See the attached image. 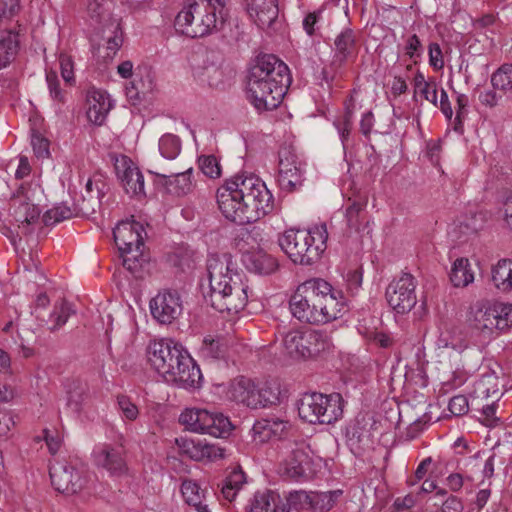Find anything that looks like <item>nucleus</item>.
<instances>
[{"mask_svg":"<svg viewBox=\"0 0 512 512\" xmlns=\"http://www.w3.org/2000/svg\"><path fill=\"white\" fill-rule=\"evenodd\" d=\"M217 204L228 220L242 224L256 222L273 208V196L254 174H237L217 189Z\"/></svg>","mask_w":512,"mask_h":512,"instance_id":"nucleus-1","label":"nucleus"},{"mask_svg":"<svg viewBox=\"0 0 512 512\" xmlns=\"http://www.w3.org/2000/svg\"><path fill=\"white\" fill-rule=\"evenodd\" d=\"M292 315L307 324H325L340 318L345 298L340 290L321 278L301 283L289 300Z\"/></svg>","mask_w":512,"mask_h":512,"instance_id":"nucleus-2","label":"nucleus"},{"mask_svg":"<svg viewBox=\"0 0 512 512\" xmlns=\"http://www.w3.org/2000/svg\"><path fill=\"white\" fill-rule=\"evenodd\" d=\"M209 292L206 301L220 313L237 314L248 302V284L228 253L211 254L207 259Z\"/></svg>","mask_w":512,"mask_h":512,"instance_id":"nucleus-3","label":"nucleus"},{"mask_svg":"<svg viewBox=\"0 0 512 512\" xmlns=\"http://www.w3.org/2000/svg\"><path fill=\"white\" fill-rule=\"evenodd\" d=\"M288 66L273 54L258 56L246 76V94L259 111L279 106L291 84Z\"/></svg>","mask_w":512,"mask_h":512,"instance_id":"nucleus-4","label":"nucleus"},{"mask_svg":"<svg viewBox=\"0 0 512 512\" xmlns=\"http://www.w3.org/2000/svg\"><path fill=\"white\" fill-rule=\"evenodd\" d=\"M147 359L165 382L184 389L199 386L201 371L182 345L167 339L153 341L147 348Z\"/></svg>","mask_w":512,"mask_h":512,"instance_id":"nucleus-5","label":"nucleus"},{"mask_svg":"<svg viewBox=\"0 0 512 512\" xmlns=\"http://www.w3.org/2000/svg\"><path fill=\"white\" fill-rule=\"evenodd\" d=\"M227 15L226 0H186L175 27L188 37H204L222 29Z\"/></svg>","mask_w":512,"mask_h":512,"instance_id":"nucleus-6","label":"nucleus"},{"mask_svg":"<svg viewBox=\"0 0 512 512\" xmlns=\"http://www.w3.org/2000/svg\"><path fill=\"white\" fill-rule=\"evenodd\" d=\"M327 239V227L322 223L308 230L288 229L279 236L278 244L293 263L311 265L325 251Z\"/></svg>","mask_w":512,"mask_h":512,"instance_id":"nucleus-7","label":"nucleus"},{"mask_svg":"<svg viewBox=\"0 0 512 512\" xmlns=\"http://www.w3.org/2000/svg\"><path fill=\"white\" fill-rule=\"evenodd\" d=\"M468 323L475 333L490 339L512 325V305L477 301L470 309Z\"/></svg>","mask_w":512,"mask_h":512,"instance_id":"nucleus-8","label":"nucleus"},{"mask_svg":"<svg viewBox=\"0 0 512 512\" xmlns=\"http://www.w3.org/2000/svg\"><path fill=\"white\" fill-rule=\"evenodd\" d=\"M298 414L310 424H332L343 415V398L339 393H306L298 402Z\"/></svg>","mask_w":512,"mask_h":512,"instance_id":"nucleus-9","label":"nucleus"},{"mask_svg":"<svg viewBox=\"0 0 512 512\" xmlns=\"http://www.w3.org/2000/svg\"><path fill=\"white\" fill-rule=\"evenodd\" d=\"M331 340L322 330L289 331L283 338V347L293 359H306L328 350Z\"/></svg>","mask_w":512,"mask_h":512,"instance_id":"nucleus-10","label":"nucleus"},{"mask_svg":"<svg viewBox=\"0 0 512 512\" xmlns=\"http://www.w3.org/2000/svg\"><path fill=\"white\" fill-rule=\"evenodd\" d=\"M179 422L192 432L209 434L216 438L228 437L233 429L228 417L206 409H186L180 414Z\"/></svg>","mask_w":512,"mask_h":512,"instance_id":"nucleus-11","label":"nucleus"},{"mask_svg":"<svg viewBox=\"0 0 512 512\" xmlns=\"http://www.w3.org/2000/svg\"><path fill=\"white\" fill-rule=\"evenodd\" d=\"M37 186L22 183L11 198L12 216L18 223V233L27 235L31 233L30 228L40 217L41 210L33 203Z\"/></svg>","mask_w":512,"mask_h":512,"instance_id":"nucleus-12","label":"nucleus"},{"mask_svg":"<svg viewBox=\"0 0 512 512\" xmlns=\"http://www.w3.org/2000/svg\"><path fill=\"white\" fill-rule=\"evenodd\" d=\"M416 282L410 273H402L392 280L386 288L388 305L398 314L409 312L416 304Z\"/></svg>","mask_w":512,"mask_h":512,"instance_id":"nucleus-13","label":"nucleus"},{"mask_svg":"<svg viewBox=\"0 0 512 512\" xmlns=\"http://www.w3.org/2000/svg\"><path fill=\"white\" fill-rule=\"evenodd\" d=\"M51 483L55 490L66 495L81 492L87 484L84 472L67 462H57L50 467Z\"/></svg>","mask_w":512,"mask_h":512,"instance_id":"nucleus-14","label":"nucleus"},{"mask_svg":"<svg viewBox=\"0 0 512 512\" xmlns=\"http://www.w3.org/2000/svg\"><path fill=\"white\" fill-rule=\"evenodd\" d=\"M182 310L181 296L176 290H162L150 301L151 315L161 324L172 323Z\"/></svg>","mask_w":512,"mask_h":512,"instance_id":"nucleus-15","label":"nucleus"},{"mask_svg":"<svg viewBox=\"0 0 512 512\" xmlns=\"http://www.w3.org/2000/svg\"><path fill=\"white\" fill-rule=\"evenodd\" d=\"M278 182L282 190L291 192L300 187L303 182L301 163L290 147L279 151Z\"/></svg>","mask_w":512,"mask_h":512,"instance_id":"nucleus-16","label":"nucleus"},{"mask_svg":"<svg viewBox=\"0 0 512 512\" xmlns=\"http://www.w3.org/2000/svg\"><path fill=\"white\" fill-rule=\"evenodd\" d=\"M114 167L127 194L138 198L145 196L144 176L128 157L116 158Z\"/></svg>","mask_w":512,"mask_h":512,"instance_id":"nucleus-17","label":"nucleus"},{"mask_svg":"<svg viewBox=\"0 0 512 512\" xmlns=\"http://www.w3.org/2000/svg\"><path fill=\"white\" fill-rule=\"evenodd\" d=\"M144 227L136 221H121L113 230L114 241L119 251L134 252V249L144 248Z\"/></svg>","mask_w":512,"mask_h":512,"instance_id":"nucleus-18","label":"nucleus"},{"mask_svg":"<svg viewBox=\"0 0 512 512\" xmlns=\"http://www.w3.org/2000/svg\"><path fill=\"white\" fill-rule=\"evenodd\" d=\"M310 463L309 446L304 441L295 443L282 464L283 475L293 480L304 478L310 468Z\"/></svg>","mask_w":512,"mask_h":512,"instance_id":"nucleus-19","label":"nucleus"},{"mask_svg":"<svg viewBox=\"0 0 512 512\" xmlns=\"http://www.w3.org/2000/svg\"><path fill=\"white\" fill-rule=\"evenodd\" d=\"M373 423L365 419L357 420L346 430V441L351 452L360 456L365 451L373 448L374 433L372 431Z\"/></svg>","mask_w":512,"mask_h":512,"instance_id":"nucleus-20","label":"nucleus"},{"mask_svg":"<svg viewBox=\"0 0 512 512\" xmlns=\"http://www.w3.org/2000/svg\"><path fill=\"white\" fill-rule=\"evenodd\" d=\"M290 428L289 421L277 417L259 419L252 427V438L256 443L278 440L287 435Z\"/></svg>","mask_w":512,"mask_h":512,"instance_id":"nucleus-21","label":"nucleus"},{"mask_svg":"<svg viewBox=\"0 0 512 512\" xmlns=\"http://www.w3.org/2000/svg\"><path fill=\"white\" fill-rule=\"evenodd\" d=\"M247 11L259 28L271 29L279 16L278 0H249Z\"/></svg>","mask_w":512,"mask_h":512,"instance_id":"nucleus-22","label":"nucleus"},{"mask_svg":"<svg viewBox=\"0 0 512 512\" xmlns=\"http://www.w3.org/2000/svg\"><path fill=\"white\" fill-rule=\"evenodd\" d=\"M124 450L121 446L103 445L94 451V461L112 475H121L126 471Z\"/></svg>","mask_w":512,"mask_h":512,"instance_id":"nucleus-23","label":"nucleus"},{"mask_svg":"<svg viewBox=\"0 0 512 512\" xmlns=\"http://www.w3.org/2000/svg\"><path fill=\"white\" fill-rule=\"evenodd\" d=\"M183 453L195 461L218 460L224 457L225 450L215 444H210L201 440L181 439L177 440Z\"/></svg>","mask_w":512,"mask_h":512,"instance_id":"nucleus-24","label":"nucleus"},{"mask_svg":"<svg viewBox=\"0 0 512 512\" xmlns=\"http://www.w3.org/2000/svg\"><path fill=\"white\" fill-rule=\"evenodd\" d=\"M367 204L368 197L366 194H358L348 198L345 220L350 230L358 232L368 223Z\"/></svg>","mask_w":512,"mask_h":512,"instance_id":"nucleus-25","label":"nucleus"},{"mask_svg":"<svg viewBox=\"0 0 512 512\" xmlns=\"http://www.w3.org/2000/svg\"><path fill=\"white\" fill-rule=\"evenodd\" d=\"M334 56L332 64L341 66L357 53L356 34L354 30L346 28L334 39Z\"/></svg>","mask_w":512,"mask_h":512,"instance_id":"nucleus-26","label":"nucleus"},{"mask_svg":"<svg viewBox=\"0 0 512 512\" xmlns=\"http://www.w3.org/2000/svg\"><path fill=\"white\" fill-rule=\"evenodd\" d=\"M87 118L95 125H102L112 108L111 100L106 92L91 90L87 95Z\"/></svg>","mask_w":512,"mask_h":512,"instance_id":"nucleus-27","label":"nucleus"},{"mask_svg":"<svg viewBox=\"0 0 512 512\" xmlns=\"http://www.w3.org/2000/svg\"><path fill=\"white\" fill-rule=\"evenodd\" d=\"M254 391L255 384L250 379L238 377L229 383L226 390V397L231 401L256 409Z\"/></svg>","mask_w":512,"mask_h":512,"instance_id":"nucleus-28","label":"nucleus"},{"mask_svg":"<svg viewBox=\"0 0 512 512\" xmlns=\"http://www.w3.org/2000/svg\"><path fill=\"white\" fill-rule=\"evenodd\" d=\"M242 262L249 271L258 274L268 275L278 268L277 259L261 249L244 252Z\"/></svg>","mask_w":512,"mask_h":512,"instance_id":"nucleus-29","label":"nucleus"},{"mask_svg":"<svg viewBox=\"0 0 512 512\" xmlns=\"http://www.w3.org/2000/svg\"><path fill=\"white\" fill-rule=\"evenodd\" d=\"M104 183L101 180L89 179L85 186L86 194L82 196L78 211L83 214H92L100 207L101 198L104 196Z\"/></svg>","mask_w":512,"mask_h":512,"instance_id":"nucleus-30","label":"nucleus"},{"mask_svg":"<svg viewBox=\"0 0 512 512\" xmlns=\"http://www.w3.org/2000/svg\"><path fill=\"white\" fill-rule=\"evenodd\" d=\"M192 168L184 172H178L171 175L159 174L158 176L166 179L165 185L168 187L170 192L177 195H186L193 190L194 184L192 182Z\"/></svg>","mask_w":512,"mask_h":512,"instance_id":"nucleus-31","label":"nucleus"},{"mask_svg":"<svg viewBox=\"0 0 512 512\" xmlns=\"http://www.w3.org/2000/svg\"><path fill=\"white\" fill-rule=\"evenodd\" d=\"M67 407L74 413L79 414L85 401L88 398V387L85 383L79 380H72L67 384Z\"/></svg>","mask_w":512,"mask_h":512,"instance_id":"nucleus-32","label":"nucleus"},{"mask_svg":"<svg viewBox=\"0 0 512 512\" xmlns=\"http://www.w3.org/2000/svg\"><path fill=\"white\" fill-rule=\"evenodd\" d=\"M281 503L280 495L272 490L257 491L250 504L247 506L248 512H272Z\"/></svg>","mask_w":512,"mask_h":512,"instance_id":"nucleus-33","label":"nucleus"},{"mask_svg":"<svg viewBox=\"0 0 512 512\" xmlns=\"http://www.w3.org/2000/svg\"><path fill=\"white\" fill-rule=\"evenodd\" d=\"M280 394V384L276 381H267L258 388L255 386L254 402H256V409L277 404L280 400Z\"/></svg>","mask_w":512,"mask_h":512,"instance_id":"nucleus-34","label":"nucleus"},{"mask_svg":"<svg viewBox=\"0 0 512 512\" xmlns=\"http://www.w3.org/2000/svg\"><path fill=\"white\" fill-rule=\"evenodd\" d=\"M492 281L501 291L512 289V261L509 259L499 260L492 268Z\"/></svg>","mask_w":512,"mask_h":512,"instance_id":"nucleus-35","label":"nucleus"},{"mask_svg":"<svg viewBox=\"0 0 512 512\" xmlns=\"http://www.w3.org/2000/svg\"><path fill=\"white\" fill-rule=\"evenodd\" d=\"M227 345L223 338L206 336L200 347V355L206 360H218L225 357Z\"/></svg>","mask_w":512,"mask_h":512,"instance_id":"nucleus-36","label":"nucleus"},{"mask_svg":"<svg viewBox=\"0 0 512 512\" xmlns=\"http://www.w3.org/2000/svg\"><path fill=\"white\" fill-rule=\"evenodd\" d=\"M309 503V494L304 491H294L289 493L285 503L278 504L272 512H307Z\"/></svg>","mask_w":512,"mask_h":512,"instance_id":"nucleus-37","label":"nucleus"},{"mask_svg":"<svg viewBox=\"0 0 512 512\" xmlns=\"http://www.w3.org/2000/svg\"><path fill=\"white\" fill-rule=\"evenodd\" d=\"M450 280L455 287H466L474 280V275L470 269V264L466 258H458L454 261Z\"/></svg>","mask_w":512,"mask_h":512,"instance_id":"nucleus-38","label":"nucleus"},{"mask_svg":"<svg viewBox=\"0 0 512 512\" xmlns=\"http://www.w3.org/2000/svg\"><path fill=\"white\" fill-rule=\"evenodd\" d=\"M341 495L342 490L309 494V509L312 508L313 510L320 512L329 511L334 507Z\"/></svg>","mask_w":512,"mask_h":512,"instance_id":"nucleus-39","label":"nucleus"},{"mask_svg":"<svg viewBox=\"0 0 512 512\" xmlns=\"http://www.w3.org/2000/svg\"><path fill=\"white\" fill-rule=\"evenodd\" d=\"M19 49L18 34L9 32L0 39V69L8 66L15 58Z\"/></svg>","mask_w":512,"mask_h":512,"instance_id":"nucleus-40","label":"nucleus"},{"mask_svg":"<svg viewBox=\"0 0 512 512\" xmlns=\"http://www.w3.org/2000/svg\"><path fill=\"white\" fill-rule=\"evenodd\" d=\"M491 84L494 89L512 96V64H503L491 76Z\"/></svg>","mask_w":512,"mask_h":512,"instance_id":"nucleus-41","label":"nucleus"},{"mask_svg":"<svg viewBox=\"0 0 512 512\" xmlns=\"http://www.w3.org/2000/svg\"><path fill=\"white\" fill-rule=\"evenodd\" d=\"M194 76L212 87H218L223 82L220 63L211 62L210 66L195 67Z\"/></svg>","mask_w":512,"mask_h":512,"instance_id":"nucleus-42","label":"nucleus"},{"mask_svg":"<svg viewBox=\"0 0 512 512\" xmlns=\"http://www.w3.org/2000/svg\"><path fill=\"white\" fill-rule=\"evenodd\" d=\"M474 397L478 399L499 395L498 379L495 375H483L474 386Z\"/></svg>","mask_w":512,"mask_h":512,"instance_id":"nucleus-43","label":"nucleus"},{"mask_svg":"<svg viewBox=\"0 0 512 512\" xmlns=\"http://www.w3.org/2000/svg\"><path fill=\"white\" fill-rule=\"evenodd\" d=\"M134 252L126 253L120 251V255L123 259V266L135 277H141V271L147 262L143 249H134Z\"/></svg>","mask_w":512,"mask_h":512,"instance_id":"nucleus-44","label":"nucleus"},{"mask_svg":"<svg viewBox=\"0 0 512 512\" xmlns=\"http://www.w3.org/2000/svg\"><path fill=\"white\" fill-rule=\"evenodd\" d=\"M110 35L106 36V56L105 58L112 59L123 43V31L120 22L117 20L111 21L109 25Z\"/></svg>","mask_w":512,"mask_h":512,"instance_id":"nucleus-45","label":"nucleus"},{"mask_svg":"<svg viewBox=\"0 0 512 512\" xmlns=\"http://www.w3.org/2000/svg\"><path fill=\"white\" fill-rule=\"evenodd\" d=\"M159 151L164 158L175 159L181 152L180 138L173 134H164L159 140Z\"/></svg>","mask_w":512,"mask_h":512,"instance_id":"nucleus-46","label":"nucleus"},{"mask_svg":"<svg viewBox=\"0 0 512 512\" xmlns=\"http://www.w3.org/2000/svg\"><path fill=\"white\" fill-rule=\"evenodd\" d=\"M245 483V474L241 470L232 471L226 478L222 487V494L225 499L232 501L238 490Z\"/></svg>","mask_w":512,"mask_h":512,"instance_id":"nucleus-47","label":"nucleus"},{"mask_svg":"<svg viewBox=\"0 0 512 512\" xmlns=\"http://www.w3.org/2000/svg\"><path fill=\"white\" fill-rule=\"evenodd\" d=\"M74 210L64 203L54 206L43 215V222L46 226L55 225L64 220L70 219Z\"/></svg>","mask_w":512,"mask_h":512,"instance_id":"nucleus-48","label":"nucleus"},{"mask_svg":"<svg viewBox=\"0 0 512 512\" xmlns=\"http://www.w3.org/2000/svg\"><path fill=\"white\" fill-rule=\"evenodd\" d=\"M181 492L188 505L194 506L196 509L203 506V491L196 482L192 480L183 481Z\"/></svg>","mask_w":512,"mask_h":512,"instance_id":"nucleus-49","label":"nucleus"},{"mask_svg":"<svg viewBox=\"0 0 512 512\" xmlns=\"http://www.w3.org/2000/svg\"><path fill=\"white\" fill-rule=\"evenodd\" d=\"M73 313L74 311L67 301L61 300L60 302H57L50 315V321L52 322L50 330H55L63 326Z\"/></svg>","mask_w":512,"mask_h":512,"instance_id":"nucleus-50","label":"nucleus"},{"mask_svg":"<svg viewBox=\"0 0 512 512\" xmlns=\"http://www.w3.org/2000/svg\"><path fill=\"white\" fill-rule=\"evenodd\" d=\"M199 168L209 178L216 179L221 176V168L214 155H202L198 159Z\"/></svg>","mask_w":512,"mask_h":512,"instance_id":"nucleus-51","label":"nucleus"},{"mask_svg":"<svg viewBox=\"0 0 512 512\" xmlns=\"http://www.w3.org/2000/svg\"><path fill=\"white\" fill-rule=\"evenodd\" d=\"M456 116L454 121V130L462 132L463 121L468 115L469 98L466 94L456 93Z\"/></svg>","mask_w":512,"mask_h":512,"instance_id":"nucleus-52","label":"nucleus"},{"mask_svg":"<svg viewBox=\"0 0 512 512\" xmlns=\"http://www.w3.org/2000/svg\"><path fill=\"white\" fill-rule=\"evenodd\" d=\"M153 84L149 79L147 82L142 79L136 80L134 79L126 86V94L130 99L138 100L140 99V94L145 95L146 93L152 91Z\"/></svg>","mask_w":512,"mask_h":512,"instance_id":"nucleus-53","label":"nucleus"},{"mask_svg":"<svg viewBox=\"0 0 512 512\" xmlns=\"http://www.w3.org/2000/svg\"><path fill=\"white\" fill-rule=\"evenodd\" d=\"M117 404L123 418L129 421H135L138 418V407L131 401V399L128 396H118Z\"/></svg>","mask_w":512,"mask_h":512,"instance_id":"nucleus-54","label":"nucleus"},{"mask_svg":"<svg viewBox=\"0 0 512 512\" xmlns=\"http://www.w3.org/2000/svg\"><path fill=\"white\" fill-rule=\"evenodd\" d=\"M212 63H220V57L213 51H203L196 53L192 58V68L201 66H210Z\"/></svg>","mask_w":512,"mask_h":512,"instance_id":"nucleus-55","label":"nucleus"},{"mask_svg":"<svg viewBox=\"0 0 512 512\" xmlns=\"http://www.w3.org/2000/svg\"><path fill=\"white\" fill-rule=\"evenodd\" d=\"M449 411L455 416H462L469 410L468 400L464 395H457L450 399L448 404Z\"/></svg>","mask_w":512,"mask_h":512,"instance_id":"nucleus-56","label":"nucleus"},{"mask_svg":"<svg viewBox=\"0 0 512 512\" xmlns=\"http://www.w3.org/2000/svg\"><path fill=\"white\" fill-rule=\"evenodd\" d=\"M31 145L38 158H47L49 156V141L46 138L34 134L31 139Z\"/></svg>","mask_w":512,"mask_h":512,"instance_id":"nucleus-57","label":"nucleus"},{"mask_svg":"<svg viewBox=\"0 0 512 512\" xmlns=\"http://www.w3.org/2000/svg\"><path fill=\"white\" fill-rule=\"evenodd\" d=\"M46 80L51 97L59 102H63L64 94L59 87V80L57 75L54 72H49L46 75Z\"/></svg>","mask_w":512,"mask_h":512,"instance_id":"nucleus-58","label":"nucleus"},{"mask_svg":"<svg viewBox=\"0 0 512 512\" xmlns=\"http://www.w3.org/2000/svg\"><path fill=\"white\" fill-rule=\"evenodd\" d=\"M59 61L62 78L66 83L71 84L74 81L72 59L69 56L61 55Z\"/></svg>","mask_w":512,"mask_h":512,"instance_id":"nucleus-59","label":"nucleus"},{"mask_svg":"<svg viewBox=\"0 0 512 512\" xmlns=\"http://www.w3.org/2000/svg\"><path fill=\"white\" fill-rule=\"evenodd\" d=\"M429 63L435 69H442L444 66L442 51L437 43L429 45Z\"/></svg>","mask_w":512,"mask_h":512,"instance_id":"nucleus-60","label":"nucleus"},{"mask_svg":"<svg viewBox=\"0 0 512 512\" xmlns=\"http://www.w3.org/2000/svg\"><path fill=\"white\" fill-rule=\"evenodd\" d=\"M463 508V503L458 497L449 495L441 505V512H462Z\"/></svg>","mask_w":512,"mask_h":512,"instance_id":"nucleus-61","label":"nucleus"},{"mask_svg":"<svg viewBox=\"0 0 512 512\" xmlns=\"http://www.w3.org/2000/svg\"><path fill=\"white\" fill-rule=\"evenodd\" d=\"M496 402H492L491 404L484 405L482 407V415L484 417V423L487 426H495L499 422V418L496 417Z\"/></svg>","mask_w":512,"mask_h":512,"instance_id":"nucleus-62","label":"nucleus"},{"mask_svg":"<svg viewBox=\"0 0 512 512\" xmlns=\"http://www.w3.org/2000/svg\"><path fill=\"white\" fill-rule=\"evenodd\" d=\"M424 86L415 93H420L425 100L429 101L433 105H437V84L432 81L429 84H423Z\"/></svg>","mask_w":512,"mask_h":512,"instance_id":"nucleus-63","label":"nucleus"},{"mask_svg":"<svg viewBox=\"0 0 512 512\" xmlns=\"http://www.w3.org/2000/svg\"><path fill=\"white\" fill-rule=\"evenodd\" d=\"M467 381V373L464 370L457 369L453 371L449 380L444 382V387L447 389H455L462 386Z\"/></svg>","mask_w":512,"mask_h":512,"instance_id":"nucleus-64","label":"nucleus"}]
</instances>
